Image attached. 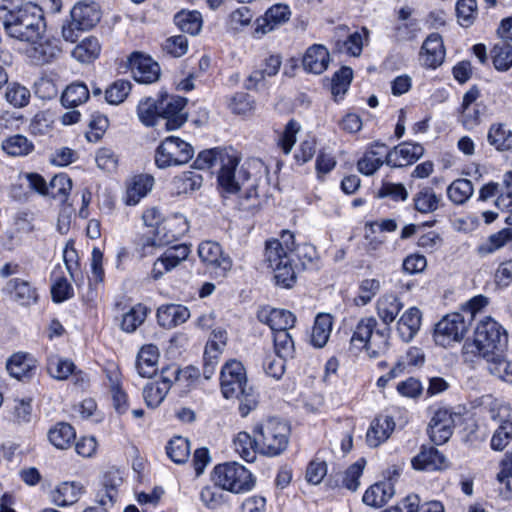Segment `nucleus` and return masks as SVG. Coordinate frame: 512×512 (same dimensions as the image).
Here are the masks:
<instances>
[{
    "instance_id": "obj_56",
    "label": "nucleus",
    "mask_w": 512,
    "mask_h": 512,
    "mask_svg": "<svg viewBox=\"0 0 512 512\" xmlns=\"http://www.w3.org/2000/svg\"><path fill=\"white\" fill-rule=\"evenodd\" d=\"M168 392L167 385L161 384L157 380L147 383L143 388L142 395L148 407L156 408L164 401Z\"/></svg>"
},
{
    "instance_id": "obj_26",
    "label": "nucleus",
    "mask_w": 512,
    "mask_h": 512,
    "mask_svg": "<svg viewBox=\"0 0 512 512\" xmlns=\"http://www.w3.org/2000/svg\"><path fill=\"white\" fill-rule=\"evenodd\" d=\"M387 147L384 144H373L359 159L357 163L358 171L366 176L374 174L385 162Z\"/></svg>"
},
{
    "instance_id": "obj_49",
    "label": "nucleus",
    "mask_w": 512,
    "mask_h": 512,
    "mask_svg": "<svg viewBox=\"0 0 512 512\" xmlns=\"http://www.w3.org/2000/svg\"><path fill=\"white\" fill-rule=\"evenodd\" d=\"M89 98V90L84 83H72L66 87L61 96L64 107L72 108L85 103Z\"/></svg>"
},
{
    "instance_id": "obj_40",
    "label": "nucleus",
    "mask_w": 512,
    "mask_h": 512,
    "mask_svg": "<svg viewBox=\"0 0 512 512\" xmlns=\"http://www.w3.org/2000/svg\"><path fill=\"white\" fill-rule=\"evenodd\" d=\"M257 442L258 437L255 434L252 438L247 432H239L233 441L234 450L245 461L253 462L258 452Z\"/></svg>"
},
{
    "instance_id": "obj_44",
    "label": "nucleus",
    "mask_w": 512,
    "mask_h": 512,
    "mask_svg": "<svg viewBox=\"0 0 512 512\" xmlns=\"http://www.w3.org/2000/svg\"><path fill=\"white\" fill-rule=\"evenodd\" d=\"M368 40L369 31L363 27L361 30L350 34L345 41H338L337 48L341 52H345L348 55L358 57L362 53L363 46L368 43Z\"/></svg>"
},
{
    "instance_id": "obj_28",
    "label": "nucleus",
    "mask_w": 512,
    "mask_h": 512,
    "mask_svg": "<svg viewBox=\"0 0 512 512\" xmlns=\"http://www.w3.org/2000/svg\"><path fill=\"white\" fill-rule=\"evenodd\" d=\"M159 349L153 344L141 347L136 358V370L141 377L151 378L158 371Z\"/></svg>"
},
{
    "instance_id": "obj_3",
    "label": "nucleus",
    "mask_w": 512,
    "mask_h": 512,
    "mask_svg": "<svg viewBox=\"0 0 512 512\" xmlns=\"http://www.w3.org/2000/svg\"><path fill=\"white\" fill-rule=\"evenodd\" d=\"M0 19L10 37L24 42L42 39L46 30L42 9L31 2L0 14Z\"/></svg>"
},
{
    "instance_id": "obj_4",
    "label": "nucleus",
    "mask_w": 512,
    "mask_h": 512,
    "mask_svg": "<svg viewBox=\"0 0 512 512\" xmlns=\"http://www.w3.org/2000/svg\"><path fill=\"white\" fill-rule=\"evenodd\" d=\"M220 387L226 399H239L240 412L246 416L256 406V397L247 383V376L241 362L231 360L221 369Z\"/></svg>"
},
{
    "instance_id": "obj_10",
    "label": "nucleus",
    "mask_w": 512,
    "mask_h": 512,
    "mask_svg": "<svg viewBox=\"0 0 512 512\" xmlns=\"http://www.w3.org/2000/svg\"><path fill=\"white\" fill-rule=\"evenodd\" d=\"M471 327V316L459 312L445 315L435 326L433 338L437 345L451 347L462 341Z\"/></svg>"
},
{
    "instance_id": "obj_37",
    "label": "nucleus",
    "mask_w": 512,
    "mask_h": 512,
    "mask_svg": "<svg viewBox=\"0 0 512 512\" xmlns=\"http://www.w3.org/2000/svg\"><path fill=\"white\" fill-rule=\"evenodd\" d=\"M484 359L487 362L490 375L505 383H512V360L507 359L501 353Z\"/></svg>"
},
{
    "instance_id": "obj_43",
    "label": "nucleus",
    "mask_w": 512,
    "mask_h": 512,
    "mask_svg": "<svg viewBox=\"0 0 512 512\" xmlns=\"http://www.w3.org/2000/svg\"><path fill=\"white\" fill-rule=\"evenodd\" d=\"M202 183V175L192 170L182 172L175 176L172 181L173 190L177 194H187L198 190Z\"/></svg>"
},
{
    "instance_id": "obj_53",
    "label": "nucleus",
    "mask_w": 512,
    "mask_h": 512,
    "mask_svg": "<svg viewBox=\"0 0 512 512\" xmlns=\"http://www.w3.org/2000/svg\"><path fill=\"white\" fill-rule=\"evenodd\" d=\"M229 153L230 151L221 148L203 150L197 155L193 166L198 170L210 169L217 164L221 166L224 156Z\"/></svg>"
},
{
    "instance_id": "obj_57",
    "label": "nucleus",
    "mask_w": 512,
    "mask_h": 512,
    "mask_svg": "<svg viewBox=\"0 0 512 512\" xmlns=\"http://www.w3.org/2000/svg\"><path fill=\"white\" fill-rule=\"evenodd\" d=\"M168 457L175 463H185L190 455L188 439L177 436L171 439L166 447Z\"/></svg>"
},
{
    "instance_id": "obj_30",
    "label": "nucleus",
    "mask_w": 512,
    "mask_h": 512,
    "mask_svg": "<svg viewBox=\"0 0 512 512\" xmlns=\"http://www.w3.org/2000/svg\"><path fill=\"white\" fill-rule=\"evenodd\" d=\"M83 493L78 482H62L51 491V501L59 507H68L76 503Z\"/></svg>"
},
{
    "instance_id": "obj_46",
    "label": "nucleus",
    "mask_w": 512,
    "mask_h": 512,
    "mask_svg": "<svg viewBox=\"0 0 512 512\" xmlns=\"http://www.w3.org/2000/svg\"><path fill=\"white\" fill-rule=\"evenodd\" d=\"M174 21L180 30L191 35H197L203 25L202 15L199 11L182 10L178 12Z\"/></svg>"
},
{
    "instance_id": "obj_9",
    "label": "nucleus",
    "mask_w": 512,
    "mask_h": 512,
    "mask_svg": "<svg viewBox=\"0 0 512 512\" xmlns=\"http://www.w3.org/2000/svg\"><path fill=\"white\" fill-rule=\"evenodd\" d=\"M194 156L193 146L177 136H168L155 151V164L160 169L188 163Z\"/></svg>"
},
{
    "instance_id": "obj_64",
    "label": "nucleus",
    "mask_w": 512,
    "mask_h": 512,
    "mask_svg": "<svg viewBox=\"0 0 512 512\" xmlns=\"http://www.w3.org/2000/svg\"><path fill=\"white\" fill-rule=\"evenodd\" d=\"M131 91V83L128 80H117L105 91V99L109 104L118 105L122 103Z\"/></svg>"
},
{
    "instance_id": "obj_5",
    "label": "nucleus",
    "mask_w": 512,
    "mask_h": 512,
    "mask_svg": "<svg viewBox=\"0 0 512 512\" xmlns=\"http://www.w3.org/2000/svg\"><path fill=\"white\" fill-rule=\"evenodd\" d=\"M189 229V224L182 214H174L161 221L149 235L140 238L138 249L142 257L153 253L155 248L171 244L183 236Z\"/></svg>"
},
{
    "instance_id": "obj_2",
    "label": "nucleus",
    "mask_w": 512,
    "mask_h": 512,
    "mask_svg": "<svg viewBox=\"0 0 512 512\" xmlns=\"http://www.w3.org/2000/svg\"><path fill=\"white\" fill-rule=\"evenodd\" d=\"M508 344L506 330L489 316L480 320L475 328L474 337L462 347L464 362L473 363L477 358L492 357L502 353Z\"/></svg>"
},
{
    "instance_id": "obj_19",
    "label": "nucleus",
    "mask_w": 512,
    "mask_h": 512,
    "mask_svg": "<svg viewBox=\"0 0 512 512\" xmlns=\"http://www.w3.org/2000/svg\"><path fill=\"white\" fill-rule=\"evenodd\" d=\"M445 55L442 37L438 33H432L421 46L419 61L427 69H436L444 62Z\"/></svg>"
},
{
    "instance_id": "obj_14",
    "label": "nucleus",
    "mask_w": 512,
    "mask_h": 512,
    "mask_svg": "<svg viewBox=\"0 0 512 512\" xmlns=\"http://www.w3.org/2000/svg\"><path fill=\"white\" fill-rule=\"evenodd\" d=\"M30 46L26 49V56L32 64L46 65L54 62L61 54L59 41L54 38L46 37L42 34V39L28 41Z\"/></svg>"
},
{
    "instance_id": "obj_21",
    "label": "nucleus",
    "mask_w": 512,
    "mask_h": 512,
    "mask_svg": "<svg viewBox=\"0 0 512 512\" xmlns=\"http://www.w3.org/2000/svg\"><path fill=\"white\" fill-rule=\"evenodd\" d=\"M257 318L260 322L267 324L274 333L289 330L294 327L296 322V317L292 312L270 307L261 308Z\"/></svg>"
},
{
    "instance_id": "obj_48",
    "label": "nucleus",
    "mask_w": 512,
    "mask_h": 512,
    "mask_svg": "<svg viewBox=\"0 0 512 512\" xmlns=\"http://www.w3.org/2000/svg\"><path fill=\"white\" fill-rule=\"evenodd\" d=\"M440 201L441 197L430 187L421 189L413 198L414 208L422 214H429L436 211Z\"/></svg>"
},
{
    "instance_id": "obj_7",
    "label": "nucleus",
    "mask_w": 512,
    "mask_h": 512,
    "mask_svg": "<svg viewBox=\"0 0 512 512\" xmlns=\"http://www.w3.org/2000/svg\"><path fill=\"white\" fill-rule=\"evenodd\" d=\"M378 322L375 317L361 318L353 331L351 344L358 349H365L368 356L376 358L384 354L389 347L388 333L376 330Z\"/></svg>"
},
{
    "instance_id": "obj_11",
    "label": "nucleus",
    "mask_w": 512,
    "mask_h": 512,
    "mask_svg": "<svg viewBox=\"0 0 512 512\" xmlns=\"http://www.w3.org/2000/svg\"><path fill=\"white\" fill-rule=\"evenodd\" d=\"M240 158L234 151L224 156L217 180L219 187L228 194H235L249 179V173L243 167L238 168Z\"/></svg>"
},
{
    "instance_id": "obj_54",
    "label": "nucleus",
    "mask_w": 512,
    "mask_h": 512,
    "mask_svg": "<svg viewBox=\"0 0 512 512\" xmlns=\"http://www.w3.org/2000/svg\"><path fill=\"white\" fill-rule=\"evenodd\" d=\"M148 314V308L143 304H136L123 315L121 329L127 333L134 332L143 324Z\"/></svg>"
},
{
    "instance_id": "obj_34",
    "label": "nucleus",
    "mask_w": 512,
    "mask_h": 512,
    "mask_svg": "<svg viewBox=\"0 0 512 512\" xmlns=\"http://www.w3.org/2000/svg\"><path fill=\"white\" fill-rule=\"evenodd\" d=\"M333 318L330 314L320 313L316 316L311 332V343L316 348L324 347L331 335Z\"/></svg>"
},
{
    "instance_id": "obj_31",
    "label": "nucleus",
    "mask_w": 512,
    "mask_h": 512,
    "mask_svg": "<svg viewBox=\"0 0 512 512\" xmlns=\"http://www.w3.org/2000/svg\"><path fill=\"white\" fill-rule=\"evenodd\" d=\"M402 308V301L394 293H385L376 302V313L386 325H390L396 319Z\"/></svg>"
},
{
    "instance_id": "obj_32",
    "label": "nucleus",
    "mask_w": 512,
    "mask_h": 512,
    "mask_svg": "<svg viewBox=\"0 0 512 512\" xmlns=\"http://www.w3.org/2000/svg\"><path fill=\"white\" fill-rule=\"evenodd\" d=\"M487 142L497 151H508L512 148V130L507 124L493 123L487 132Z\"/></svg>"
},
{
    "instance_id": "obj_50",
    "label": "nucleus",
    "mask_w": 512,
    "mask_h": 512,
    "mask_svg": "<svg viewBox=\"0 0 512 512\" xmlns=\"http://www.w3.org/2000/svg\"><path fill=\"white\" fill-rule=\"evenodd\" d=\"M96 9L93 5L79 3L71 10L73 25L80 27L84 31L94 27Z\"/></svg>"
},
{
    "instance_id": "obj_17",
    "label": "nucleus",
    "mask_w": 512,
    "mask_h": 512,
    "mask_svg": "<svg viewBox=\"0 0 512 512\" xmlns=\"http://www.w3.org/2000/svg\"><path fill=\"white\" fill-rule=\"evenodd\" d=\"M190 252V247L186 244H177L167 248L154 262L151 271L152 278L157 280L165 273L172 271L188 258Z\"/></svg>"
},
{
    "instance_id": "obj_1",
    "label": "nucleus",
    "mask_w": 512,
    "mask_h": 512,
    "mask_svg": "<svg viewBox=\"0 0 512 512\" xmlns=\"http://www.w3.org/2000/svg\"><path fill=\"white\" fill-rule=\"evenodd\" d=\"M297 257L305 266L312 263L316 257L315 248L311 245H302L296 248L295 237L290 231H283L278 238H272L265 244V261L273 271L277 286L291 288L296 283V271L293 265V256Z\"/></svg>"
},
{
    "instance_id": "obj_20",
    "label": "nucleus",
    "mask_w": 512,
    "mask_h": 512,
    "mask_svg": "<svg viewBox=\"0 0 512 512\" xmlns=\"http://www.w3.org/2000/svg\"><path fill=\"white\" fill-rule=\"evenodd\" d=\"M424 153L422 145L417 143L403 142L392 150H387L386 164L391 167H404L413 164Z\"/></svg>"
},
{
    "instance_id": "obj_63",
    "label": "nucleus",
    "mask_w": 512,
    "mask_h": 512,
    "mask_svg": "<svg viewBox=\"0 0 512 512\" xmlns=\"http://www.w3.org/2000/svg\"><path fill=\"white\" fill-rule=\"evenodd\" d=\"M102 384L106 392L124 386L122 373L115 362L109 361L104 365Z\"/></svg>"
},
{
    "instance_id": "obj_15",
    "label": "nucleus",
    "mask_w": 512,
    "mask_h": 512,
    "mask_svg": "<svg viewBox=\"0 0 512 512\" xmlns=\"http://www.w3.org/2000/svg\"><path fill=\"white\" fill-rule=\"evenodd\" d=\"M291 16L290 7L286 4H274L264 13L263 16L256 19L254 35L259 38L263 35L273 32L285 23Z\"/></svg>"
},
{
    "instance_id": "obj_60",
    "label": "nucleus",
    "mask_w": 512,
    "mask_h": 512,
    "mask_svg": "<svg viewBox=\"0 0 512 512\" xmlns=\"http://www.w3.org/2000/svg\"><path fill=\"white\" fill-rule=\"evenodd\" d=\"M364 460H358L350 465L342 474H339L338 481H341L340 486L355 491L359 487V478L361 477L364 469Z\"/></svg>"
},
{
    "instance_id": "obj_51",
    "label": "nucleus",
    "mask_w": 512,
    "mask_h": 512,
    "mask_svg": "<svg viewBox=\"0 0 512 512\" xmlns=\"http://www.w3.org/2000/svg\"><path fill=\"white\" fill-rule=\"evenodd\" d=\"M2 150L9 156H25L34 148L27 137L17 134L6 138L1 144Z\"/></svg>"
},
{
    "instance_id": "obj_13",
    "label": "nucleus",
    "mask_w": 512,
    "mask_h": 512,
    "mask_svg": "<svg viewBox=\"0 0 512 512\" xmlns=\"http://www.w3.org/2000/svg\"><path fill=\"white\" fill-rule=\"evenodd\" d=\"M186 104V99L180 96L167 93L159 96L160 116L166 120L168 131L179 129L187 121Z\"/></svg>"
},
{
    "instance_id": "obj_41",
    "label": "nucleus",
    "mask_w": 512,
    "mask_h": 512,
    "mask_svg": "<svg viewBox=\"0 0 512 512\" xmlns=\"http://www.w3.org/2000/svg\"><path fill=\"white\" fill-rule=\"evenodd\" d=\"M398 512H444V506L441 502L433 500L420 505L419 496L416 494L407 495L396 507Z\"/></svg>"
},
{
    "instance_id": "obj_27",
    "label": "nucleus",
    "mask_w": 512,
    "mask_h": 512,
    "mask_svg": "<svg viewBox=\"0 0 512 512\" xmlns=\"http://www.w3.org/2000/svg\"><path fill=\"white\" fill-rule=\"evenodd\" d=\"M191 314L186 306L180 304L163 305L157 310V320L166 329L174 328L185 323Z\"/></svg>"
},
{
    "instance_id": "obj_61",
    "label": "nucleus",
    "mask_w": 512,
    "mask_h": 512,
    "mask_svg": "<svg viewBox=\"0 0 512 512\" xmlns=\"http://www.w3.org/2000/svg\"><path fill=\"white\" fill-rule=\"evenodd\" d=\"M495 69L507 71L512 67V45L507 42L496 44L492 49Z\"/></svg>"
},
{
    "instance_id": "obj_58",
    "label": "nucleus",
    "mask_w": 512,
    "mask_h": 512,
    "mask_svg": "<svg viewBox=\"0 0 512 512\" xmlns=\"http://www.w3.org/2000/svg\"><path fill=\"white\" fill-rule=\"evenodd\" d=\"M75 365L68 359L59 356H51L48 359L47 371L50 376L57 380H65L74 373Z\"/></svg>"
},
{
    "instance_id": "obj_62",
    "label": "nucleus",
    "mask_w": 512,
    "mask_h": 512,
    "mask_svg": "<svg viewBox=\"0 0 512 512\" xmlns=\"http://www.w3.org/2000/svg\"><path fill=\"white\" fill-rule=\"evenodd\" d=\"M381 282L375 278H367L361 281L359 285V293L354 298L357 306H365L371 302L374 296L380 291Z\"/></svg>"
},
{
    "instance_id": "obj_12",
    "label": "nucleus",
    "mask_w": 512,
    "mask_h": 512,
    "mask_svg": "<svg viewBox=\"0 0 512 512\" xmlns=\"http://www.w3.org/2000/svg\"><path fill=\"white\" fill-rule=\"evenodd\" d=\"M198 256L216 277L224 278L231 271L233 262L224 254L221 246L213 241H204L198 246Z\"/></svg>"
},
{
    "instance_id": "obj_36",
    "label": "nucleus",
    "mask_w": 512,
    "mask_h": 512,
    "mask_svg": "<svg viewBox=\"0 0 512 512\" xmlns=\"http://www.w3.org/2000/svg\"><path fill=\"white\" fill-rule=\"evenodd\" d=\"M7 289L21 305H31L37 301L38 294L28 281L16 278L9 281Z\"/></svg>"
},
{
    "instance_id": "obj_47",
    "label": "nucleus",
    "mask_w": 512,
    "mask_h": 512,
    "mask_svg": "<svg viewBox=\"0 0 512 512\" xmlns=\"http://www.w3.org/2000/svg\"><path fill=\"white\" fill-rule=\"evenodd\" d=\"M137 115L142 124L145 126H154L160 116L159 97L154 99L147 97L142 99L137 106Z\"/></svg>"
},
{
    "instance_id": "obj_35",
    "label": "nucleus",
    "mask_w": 512,
    "mask_h": 512,
    "mask_svg": "<svg viewBox=\"0 0 512 512\" xmlns=\"http://www.w3.org/2000/svg\"><path fill=\"white\" fill-rule=\"evenodd\" d=\"M512 241V229L503 228L491 234L484 242L476 248L477 254L481 257L488 256L505 247Z\"/></svg>"
},
{
    "instance_id": "obj_39",
    "label": "nucleus",
    "mask_w": 512,
    "mask_h": 512,
    "mask_svg": "<svg viewBox=\"0 0 512 512\" xmlns=\"http://www.w3.org/2000/svg\"><path fill=\"white\" fill-rule=\"evenodd\" d=\"M122 483L121 472L118 469H112L105 473L103 477V487L106 491V498L101 497L98 504L103 510L113 508V502L117 496V487Z\"/></svg>"
},
{
    "instance_id": "obj_25",
    "label": "nucleus",
    "mask_w": 512,
    "mask_h": 512,
    "mask_svg": "<svg viewBox=\"0 0 512 512\" xmlns=\"http://www.w3.org/2000/svg\"><path fill=\"white\" fill-rule=\"evenodd\" d=\"M412 467L416 470L436 471L448 467L446 457L434 447H424L411 460Z\"/></svg>"
},
{
    "instance_id": "obj_16",
    "label": "nucleus",
    "mask_w": 512,
    "mask_h": 512,
    "mask_svg": "<svg viewBox=\"0 0 512 512\" xmlns=\"http://www.w3.org/2000/svg\"><path fill=\"white\" fill-rule=\"evenodd\" d=\"M128 61L133 78L138 83L151 84L159 79L160 66L150 56L133 52Z\"/></svg>"
},
{
    "instance_id": "obj_29",
    "label": "nucleus",
    "mask_w": 512,
    "mask_h": 512,
    "mask_svg": "<svg viewBox=\"0 0 512 512\" xmlns=\"http://www.w3.org/2000/svg\"><path fill=\"white\" fill-rule=\"evenodd\" d=\"M422 314L417 307L408 308L397 322V333L403 342H410L421 326Z\"/></svg>"
},
{
    "instance_id": "obj_23",
    "label": "nucleus",
    "mask_w": 512,
    "mask_h": 512,
    "mask_svg": "<svg viewBox=\"0 0 512 512\" xmlns=\"http://www.w3.org/2000/svg\"><path fill=\"white\" fill-rule=\"evenodd\" d=\"M395 429V422L391 416L380 415L370 424L366 433L368 446L376 448L384 443Z\"/></svg>"
},
{
    "instance_id": "obj_24",
    "label": "nucleus",
    "mask_w": 512,
    "mask_h": 512,
    "mask_svg": "<svg viewBox=\"0 0 512 512\" xmlns=\"http://www.w3.org/2000/svg\"><path fill=\"white\" fill-rule=\"evenodd\" d=\"M330 62L328 49L321 44L310 46L302 59V65L306 72L312 74H322L327 70Z\"/></svg>"
},
{
    "instance_id": "obj_22",
    "label": "nucleus",
    "mask_w": 512,
    "mask_h": 512,
    "mask_svg": "<svg viewBox=\"0 0 512 512\" xmlns=\"http://www.w3.org/2000/svg\"><path fill=\"white\" fill-rule=\"evenodd\" d=\"M154 182V177L149 174H138L133 176L127 182L124 203L128 206L137 205L141 199L151 192Z\"/></svg>"
},
{
    "instance_id": "obj_38",
    "label": "nucleus",
    "mask_w": 512,
    "mask_h": 512,
    "mask_svg": "<svg viewBox=\"0 0 512 512\" xmlns=\"http://www.w3.org/2000/svg\"><path fill=\"white\" fill-rule=\"evenodd\" d=\"M6 368L12 377L22 380L31 376L35 370V364L28 355L16 353L8 360Z\"/></svg>"
},
{
    "instance_id": "obj_59",
    "label": "nucleus",
    "mask_w": 512,
    "mask_h": 512,
    "mask_svg": "<svg viewBox=\"0 0 512 512\" xmlns=\"http://www.w3.org/2000/svg\"><path fill=\"white\" fill-rule=\"evenodd\" d=\"M119 168V155L109 147L98 149V170L104 174L112 176L117 173Z\"/></svg>"
},
{
    "instance_id": "obj_18",
    "label": "nucleus",
    "mask_w": 512,
    "mask_h": 512,
    "mask_svg": "<svg viewBox=\"0 0 512 512\" xmlns=\"http://www.w3.org/2000/svg\"><path fill=\"white\" fill-rule=\"evenodd\" d=\"M453 413L446 408L437 409L428 425V434L431 441L436 445L446 443L453 434L454 429Z\"/></svg>"
},
{
    "instance_id": "obj_55",
    "label": "nucleus",
    "mask_w": 512,
    "mask_h": 512,
    "mask_svg": "<svg viewBox=\"0 0 512 512\" xmlns=\"http://www.w3.org/2000/svg\"><path fill=\"white\" fill-rule=\"evenodd\" d=\"M72 189V180L65 173L56 174L48 185V196L64 202Z\"/></svg>"
},
{
    "instance_id": "obj_33",
    "label": "nucleus",
    "mask_w": 512,
    "mask_h": 512,
    "mask_svg": "<svg viewBox=\"0 0 512 512\" xmlns=\"http://www.w3.org/2000/svg\"><path fill=\"white\" fill-rule=\"evenodd\" d=\"M393 494L394 488L391 483L379 482L365 491L363 502L372 508H380L389 501Z\"/></svg>"
},
{
    "instance_id": "obj_52",
    "label": "nucleus",
    "mask_w": 512,
    "mask_h": 512,
    "mask_svg": "<svg viewBox=\"0 0 512 512\" xmlns=\"http://www.w3.org/2000/svg\"><path fill=\"white\" fill-rule=\"evenodd\" d=\"M353 78V71L350 67L344 66L334 73L331 79V93L335 101L343 98Z\"/></svg>"
},
{
    "instance_id": "obj_42",
    "label": "nucleus",
    "mask_w": 512,
    "mask_h": 512,
    "mask_svg": "<svg viewBox=\"0 0 512 512\" xmlns=\"http://www.w3.org/2000/svg\"><path fill=\"white\" fill-rule=\"evenodd\" d=\"M75 436L74 428L64 422L57 423L48 433L50 443L58 449H67L70 447Z\"/></svg>"
},
{
    "instance_id": "obj_6",
    "label": "nucleus",
    "mask_w": 512,
    "mask_h": 512,
    "mask_svg": "<svg viewBox=\"0 0 512 512\" xmlns=\"http://www.w3.org/2000/svg\"><path fill=\"white\" fill-rule=\"evenodd\" d=\"M253 433L258 437V453L265 456L282 454L289 443L290 428L277 418H269L257 424Z\"/></svg>"
},
{
    "instance_id": "obj_45",
    "label": "nucleus",
    "mask_w": 512,
    "mask_h": 512,
    "mask_svg": "<svg viewBox=\"0 0 512 512\" xmlns=\"http://www.w3.org/2000/svg\"><path fill=\"white\" fill-rule=\"evenodd\" d=\"M474 187L470 180L460 178L447 187V197L455 205L466 203L473 195Z\"/></svg>"
},
{
    "instance_id": "obj_8",
    "label": "nucleus",
    "mask_w": 512,
    "mask_h": 512,
    "mask_svg": "<svg viewBox=\"0 0 512 512\" xmlns=\"http://www.w3.org/2000/svg\"><path fill=\"white\" fill-rule=\"evenodd\" d=\"M214 484L232 493H244L255 486V478L243 465L237 462L218 464L212 472Z\"/></svg>"
}]
</instances>
